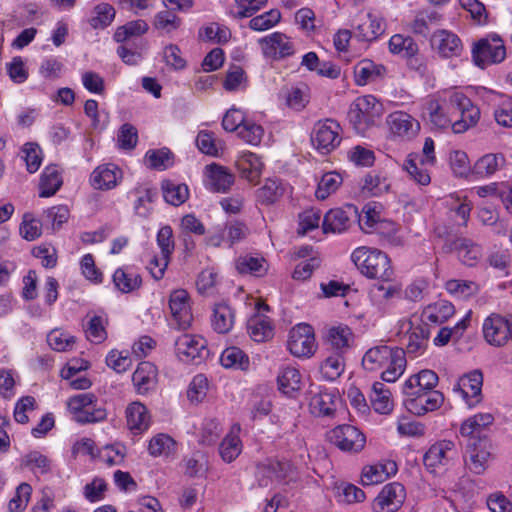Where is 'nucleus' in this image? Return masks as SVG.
<instances>
[{
    "label": "nucleus",
    "instance_id": "1",
    "mask_svg": "<svg viewBox=\"0 0 512 512\" xmlns=\"http://www.w3.org/2000/svg\"><path fill=\"white\" fill-rule=\"evenodd\" d=\"M431 123L438 128L452 127L455 133L465 132L474 126L480 118V110L462 92H450L440 104L438 101L429 103Z\"/></svg>",
    "mask_w": 512,
    "mask_h": 512
},
{
    "label": "nucleus",
    "instance_id": "2",
    "mask_svg": "<svg viewBox=\"0 0 512 512\" xmlns=\"http://www.w3.org/2000/svg\"><path fill=\"white\" fill-rule=\"evenodd\" d=\"M362 366L370 372L382 370L381 377L385 382H395L405 371V352L403 348L377 345L365 352Z\"/></svg>",
    "mask_w": 512,
    "mask_h": 512
},
{
    "label": "nucleus",
    "instance_id": "3",
    "mask_svg": "<svg viewBox=\"0 0 512 512\" xmlns=\"http://www.w3.org/2000/svg\"><path fill=\"white\" fill-rule=\"evenodd\" d=\"M351 260L360 273L369 279H377L381 282H390L394 279L390 258L377 248L358 247L352 252Z\"/></svg>",
    "mask_w": 512,
    "mask_h": 512
},
{
    "label": "nucleus",
    "instance_id": "4",
    "mask_svg": "<svg viewBox=\"0 0 512 512\" xmlns=\"http://www.w3.org/2000/svg\"><path fill=\"white\" fill-rule=\"evenodd\" d=\"M383 114V105L373 95L356 98L351 104L348 119L355 132L365 136Z\"/></svg>",
    "mask_w": 512,
    "mask_h": 512
},
{
    "label": "nucleus",
    "instance_id": "5",
    "mask_svg": "<svg viewBox=\"0 0 512 512\" xmlns=\"http://www.w3.org/2000/svg\"><path fill=\"white\" fill-rule=\"evenodd\" d=\"M403 351L411 358L423 355L428 347L430 338L429 327L418 318L404 319L400 322Z\"/></svg>",
    "mask_w": 512,
    "mask_h": 512
},
{
    "label": "nucleus",
    "instance_id": "6",
    "mask_svg": "<svg viewBox=\"0 0 512 512\" xmlns=\"http://www.w3.org/2000/svg\"><path fill=\"white\" fill-rule=\"evenodd\" d=\"M67 407L78 423L101 422L107 416L106 410L98 405V399L93 393H81L70 397Z\"/></svg>",
    "mask_w": 512,
    "mask_h": 512
},
{
    "label": "nucleus",
    "instance_id": "7",
    "mask_svg": "<svg viewBox=\"0 0 512 512\" xmlns=\"http://www.w3.org/2000/svg\"><path fill=\"white\" fill-rule=\"evenodd\" d=\"M484 340L493 347H504L512 342V315L492 313L482 324Z\"/></svg>",
    "mask_w": 512,
    "mask_h": 512
},
{
    "label": "nucleus",
    "instance_id": "8",
    "mask_svg": "<svg viewBox=\"0 0 512 512\" xmlns=\"http://www.w3.org/2000/svg\"><path fill=\"white\" fill-rule=\"evenodd\" d=\"M474 63L480 68L502 62L506 57L504 41L496 34L480 39L472 49Z\"/></svg>",
    "mask_w": 512,
    "mask_h": 512
},
{
    "label": "nucleus",
    "instance_id": "9",
    "mask_svg": "<svg viewBox=\"0 0 512 512\" xmlns=\"http://www.w3.org/2000/svg\"><path fill=\"white\" fill-rule=\"evenodd\" d=\"M388 135L390 139L408 142L413 140L420 132V122L404 111H394L386 118Z\"/></svg>",
    "mask_w": 512,
    "mask_h": 512
},
{
    "label": "nucleus",
    "instance_id": "10",
    "mask_svg": "<svg viewBox=\"0 0 512 512\" xmlns=\"http://www.w3.org/2000/svg\"><path fill=\"white\" fill-rule=\"evenodd\" d=\"M340 132L341 127L335 120H320L311 132L312 145L323 154L329 153L340 144Z\"/></svg>",
    "mask_w": 512,
    "mask_h": 512
},
{
    "label": "nucleus",
    "instance_id": "11",
    "mask_svg": "<svg viewBox=\"0 0 512 512\" xmlns=\"http://www.w3.org/2000/svg\"><path fill=\"white\" fill-rule=\"evenodd\" d=\"M329 441L343 452L358 453L365 447L366 438L355 426L339 425L328 432Z\"/></svg>",
    "mask_w": 512,
    "mask_h": 512
},
{
    "label": "nucleus",
    "instance_id": "12",
    "mask_svg": "<svg viewBox=\"0 0 512 512\" xmlns=\"http://www.w3.org/2000/svg\"><path fill=\"white\" fill-rule=\"evenodd\" d=\"M288 350L295 357H310L316 351V341L312 326L300 323L289 332Z\"/></svg>",
    "mask_w": 512,
    "mask_h": 512
},
{
    "label": "nucleus",
    "instance_id": "13",
    "mask_svg": "<svg viewBox=\"0 0 512 512\" xmlns=\"http://www.w3.org/2000/svg\"><path fill=\"white\" fill-rule=\"evenodd\" d=\"M406 499L404 486L399 482L386 484L374 499L372 509L374 512H396Z\"/></svg>",
    "mask_w": 512,
    "mask_h": 512
},
{
    "label": "nucleus",
    "instance_id": "14",
    "mask_svg": "<svg viewBox=\"0 0 512 512\" xmlns=\"http://www.w3.org/2000/svg\"><path fill=\"white\" fill-rule=\"evenodd\" d=\"M352 27L355 35L362 41H373L385 31L383 18L372 12H360L354 20Z\"/></svg>",
    "mask_w": 512,
    "mask_h": 512
},
{
    "label": "nucleus",
    "instance_id": "15",
    "mask_svg": "<svg viewBox=\"0 0 512 512\" xmlns=\"http://www.w3.org/2000/svg\"><path fill=\"white\" fill-rule=\"evenodd\" d=\"M482 385V372L474 370L460 377L453 390L461 395L469 408H473L482 401Z\"/></svg>",
    "mask_w": 512,
    "mask_h": 512
},
{
    "label": "nucleus",
    "instance_id": "16",
    "mask_svg": "<svg viewBox=\"0 0 512 512\" xmlns=\"http://www.w3.org/2000/svg\"><path fill=\"white\" fill-rule=\"evenodd\" d=\"M169 308L172 316L171 325L173 327L183 330L190 327L193 315L187 291L182 289L173 291L169 299Z\"/></svg>",
    "mask_w": 512,
    "mask_h": 512
},
{
    "label": "nucleus",
    "instance_id": "17",
    "mask_svg": "<svg viewBox=\"0 0 512 512\" xmlns=\"http://www.w3.org/2000/svg\"><path fill=\"white\" fill-rule=\"evenodd\" d=\"M258 44L265 58L278 60L294 53L293 43L281 32H274L260 38Z\"/></svg>",
    "mask_w": 512,
    "mask_h": 512
},
{
    "label": "nucleus",
    "instance_id": "18",
    "mask_svg": "<svg viewBox=\"0 0 512 512\" xmlns=\"http://www.w3.org/2000/svg\"><path fill=\"white\" fill-rule=\"evenodd\" d=\"M443 402L444 396L438 390H428L425 393L406 396L404 399L407 410L418 416L439 409Z\"/></svg>",
    "mask_w": 512,
    "mask_h": 512
},
{
    "label": "nucleus",
    "instance_id": "19",
    "mask_svg": "<svg viewBox=\"0 0 512 512\" xmlns=\"http://www.w3.org/2000/svg\"><path fill=\"white\" fill-rule=\"evenodd\" d=\"M430 43L431 47L444 58L458 57L463 51L461 39L446 29L436 30L431 36Z\"/></svg>",
    "mask_w": 512,
    "mask_h": 512
},
{
    "label": "nucleus",
    "instance_id": "20",
    "mask_svg": "<svg viewBox=\"0 0 512 512\" xmlns=\"http://www.w3.org/2000/svg\"><path fill=\"white\" fill-rule=\"evenodd\" d=\"M457 455L454 442L442 440L434 443L424 454V465L431 470L446 466Z\"/></svg>",
    "mask_w": 512,
    "mask_h": 512
},
{
    "label": "nucleus",
    "instance_id": "21",
    "mask_svg": "<svg viewBox=\"0 0 512 512\" xmlns=\"http://www.w3.org/2000/svg\"><path fill=\"white\" fill-rule=\"evenodd\" d=\"M123 172L113 163L97 166L90 175V184L97 190H111L122 180Z\"/></svg>",
    "mask_w": 512,
    "mask_h": 512
},
{
    "label": "nucleus",
    "instance_id": "22",
    "mask_svg": "<svg viewBox=\"0 0 512 512\" xmlns=\"http://www.w3.org/2000/svg\"><path fill=\"white\" fill-rule=\"evenodd\" d=\"M467 467L471 472L481 475L488 468L491 457L489 445L485 439H474L467 443Z\"/></svg>",
    "mask_w": 512,
    "mask_h": 512
},
{
    "label": "nucleus",
    "instance_id": "23",
    "mask_svg": "<svg viewBox=\"0 0 512 512\" xmlns=\"http://www.w3.org/2000/svg\"><path fill=\"white\" fill-rule=\"evenodd\" d=\"M205 185L212 192H227L234 184L235 176L219 164L212 163L205 167Z\"/></svg>",
    "mask_w": 512,
    "mask_h": 512
},
{
    "label": "nucleus",
    "instance_id": "24",
    "mask_svg": "<svg viewBox=\"0 0 512 512\" xmlns=\"http://www.w3.org/2000/svg\"><path fill=\"white\" fill-rule=\"evenodd\" d=\"M442 204L449 210L450 217L458 226L466 227L470 219L472 202L466 195L451 193L442 198Z\"/></svg>",
    "mask_w": 512,
    "mask_h": 512
},
{
    "label": "nucleus",
    "instance_id": "25",
    "mask_svg": "<svg viewBox=\"0 0 512 512\" xmlns=\"http://www.w3.org/2000/svg\"><path fill=\"white\" fill-rule=\"evenodd\" d=\"M326 343L333 352L345 355L353 347L355 335L348 325L340 323L327 329Z\"/></svg>",
    "mask_w": 512,
    "mask_h": 512
},
{
    "label": "nucleus",
    "instance_id": "26",
    "mask_svg": "<svg viewBox=\"0 0 512 512\" xmlns=\"http://www.w3.org/2000/svg\"><path fill=\"white\" fill-rule=\"evenodd\" d=\"M175 350L183 360L202 358L206 351V341L201 336L183 334L176 339Z\"/></svg>",
    "mask_w": 512,
    "mask_h": 512
},
{
    "label": "nucleus",
    "instance_id": "27",
    "mask_svg": "<svg viewBox=\"0 0 512 512\" xmlns=\"http://www.w3.org/2000/svg\"><path fill=\"white\" fill-rule=\"evenodd\" d=\"M354 80L358 86H365L369 83L383 79L387 69L382 64H377L370 59L360 60L353 69Z\"/></svg>",
    "mask_w": 512,
    "mask_h": 512
},
{
    "label": "nucleus",
    "instance_id": "28",
    "mask_svg": "<svg viewBox=\"0 0 512 512\" xmlns=\"http://www.w3.org/2000/svg\"><path fill=\"white\" fill-rule=\"evenodd\" d=\"M454 313L455 308L452 303L447 300H439L427 305L422 310L421 317L418 318V320L425 323L427 326L429 324L437 326L450 319Z\"/></svg>",
    "mask_w": 512,
    "mask_h": 512
},
{
    "label": "nucleus",
    "instance_id": "29",
    "mask_svg": "<svg viewBox=\"0 0 512 512\" xmlns=\"http://www.w3.org/2000/svg\"><path fill=\"white\" fill-rule=\"evenodd\" d=\"M347 209L335 208L329 210L322 220L323 233H342L346 231L351 224L348 213H356V209L352 205H349Z\"/></svg>",
    "mask_w": 512,
    "mask_h": 512
},
{
    "label": "nucleus",
    "instance_id": "30",
    "mask_svg": "<svg viewBox=\"0 0 512 512\" xmlns=\"http://www.w3.org/2000/svg\"><path fill=\"white\" fill-rule=\"evenodd\" d=\"M236 167L242 178L255 184L262 175L264 164L258 155L247 151L239 155Z\"/></svg>",
    "mask_w": 512,
    "mask_h": 512
},
{
    "label": "nucleus",
    "instance_id": "31",
    "mask_svg": "<svg viewBox=\"0 0 512 512\" xmlns=\"http://www.w3.org/2000/svg\"><path fill=\"white\" fill-rule=\"evenodd\" d=\"M397 470V465L394 461L367 465L362 469L361 482L367 486L379 484L395 475Z\"/></svg>",
    "mask_w": 512,
    "mask_h": 512
},
{
    "label": "nucleus",
    "instance_id": "32",
    "mask_svg": "<svg viewBox=\"0 0 512 512\" xmlns=\"http://www.w3.org/2000/svg\"><path fill=\"white\" fill-rule=\"evenodd\" d=\"M443 19L442 14L432 9H422L416 12L413 20L409 24L412 33L427 37L430 30L439 25Z\"/></svg>",
    "mask_w": 512,
    "mask_h": 512
},
{
    "label": "nucleus",
    "instance_id": "33",
    "mask_svg": "<svg viewBox=\"0 0 512 512\" xmlns=\"http://www.w3.org/2000/svg\"><path fill=\"white\" fill-rule=\"evenodd\" d=\"M132 382L139 394L152 390L157 382V369L151 362H141L132 375Z\"/></svg>",
    "mask_w": 512,
    "mask_h": 512
},
{
    "label": "nucleus",
    "instance_id": "34",
    "mask_svg": "<svg viewBox=\"0 0 512 512\" xmlns=\"http://www.w3.org/2000/svg\"><path fill=\"white\" fill-rule=\"evenodd\" d=\"M506 164L503 153H487L480 157L472 167V174L477 178H488L502 169Z\"/></svg>",
    "mask_w": 512,
    "mask_h": 512
},
{
    "label": "nucleus",
    "instance_id": "35",
    "mask_svg": "<svg viewBox=\"0 0 512 512\" xmlns=\"http://www.w3.org/2000/svg\"><path fill=\"white\" fill-rule=\"evenodd\" d=\"M278 389L283 394L291 396L300 390L302 376L295 366L285 365L279 369L277 376Z\"/></svg>",
    "mask_w": 512,
    "mask_h": 512
},
{
    "label": "nucleus",
    "instance_id": "36",
    "mask_svg": "<svg viewBox=\"0 0 512 512\" xmlns=\"http://www.w3.org/2000/svg\"><path fill=\"white\" fill-rule=\"evenodd\" d=\"M235 314L227 303H217L213 307L211 325L219 334L228 333L234 325Z\"/></svg>",
    "mask_w": 512,
    "mask_h": 512
},
{
    "label": "nucleus",
    "instance_id": "37",
    "mask_svg": "<svg viewBox=\"0 0 512 512\" xmlns=\"http://www.w3.org/2000/svg\"><path fill=\"white\" fill-rule=\"evenodd\" d=\"M247 331L251 339L261 343L273 337V327L267 316L255 314L247 322Z\"/></svg>",
    "mask_w": 512,
    "mask_h": 512
},
{
    "label": "nucleus",
    "instance_id": "38",
    "mask_svg": "<svg viewBox=\"0 0 512 512\" xmlns=\"http://www.w3.org/2000/svg\"><path fill=\"white\" fill-rule=\"evenodd\" d=\"M127 425L134 433H142L150 426L147 408L139 402H133L126 409Z\"/></svg>",
    "mask_w": 512,
    "mask_h": 512
},
{
    "label": "nucleus",
    "instance_id": "39",
    "mask_svg": "<svg viewBox=\"0 0 512 512\" xmlns=\"http://www.w3.org/2000/svg\"><path fill=\"white\" fill-rule=\"evenodd\" d=\"M428 166H430V164H426L424 159L419 158L417 154H410L403 165L410 178L415 183L423 186H427L431 182Z\"/></svg>",
    "mask_w": 512,
    "mask_h": 512
},
{
    "label": "nucleus",
    "instance_id": "40",
    "mask_svg": "<svg viewBox=\"0 0 512 512\" xmlns=\"http://www.w3.org/2000/svg\"><path fill=\"white\" fill-rule=\"evenodd\" d=\"M240 431V425L234 424L231 427L230 432L227 434V436L222 440L220 444V455L222 459L227 463H231L232 461H234L242 451V442L239 438Z\"/></svg>",
    "mask_w": 512,
    "mask_h": 512
},
{
    "label": "nucleus",
    "instance_id": "41",
    "mask_svg": "<svg viewBox=\"0 0 512 512\" xmlns=\"http://www.w3.org/2000/svg\"><path fill=\"white\" fill-rule=\"evenodd\" d=\"M493 416L490 413H479L466 419L460 428V434L468 437V442L480 439L478 436L484 428L493 423Z\"/></svg>",
    "mask_w": 512,
    "mask_h": 512
},
{
    "label": "nucleus",
    "instance_id": "42",
    "mask_svg": "<svg viewBox=\"0 0 512 512\" xmlns=\"http://www.w3.org/2000/svg\"><path fill=\"white\" fill-rule=\"evenodd\" d=\"M455 248L461 262L467 266H475L482 258V246L471 239L460 238L455 242Z\"/></svg>",
    "mask_w": 512,
    "mask_h": 512
},
{
    "label": "nucleus",
    "instance_id": "43",
    "mask_svg": "<svg viewBox=\"0 0 512 512\" xmlns=\"http://www.w3.org/2000/svg\"><path fill=\"white\" fill-rule=\"evenodd\" d=\"M337 396L334 392L319 391L310 399L312 413L318 416H332L336 410Z\"/></svg>",
    "mask_w": 512,
    "mask_h": 512
},
{
    "label": "nucleus",
    "instance_id": "44",
    "mask_svg": "<svg viewBox=\"0 0 512 512\" xmlns=\"http://www.w3.org/2000/svg\"><path fill=\"white\" fill-rule=\"evenodd\" d=\"M235 267L240 274H250L256 277L264 276L268 271L265 259L261 256L243 255L236 259Z\"/></svg>",
    "mask_w": 512,
    "mask_h": 512
},
{
    "label": "nucleus",
    "instance_id": "45",
    "mask_svg": "<svg viewBox=\"0 0 512 512\" xmlns=\"http://www.w3.org/2000/svg\"><path fill=\"white\" fill-rule=\"evenodd\" d=\"M62 185V177L56 166H47L43 170L39 183V196H53Z\"/></svg>",
    "mask_w": 512,
    "mask_h": 512
},
{
    "label": "nucleus",
    "instance_id": "46",
    "mask_svg": "<svg viewBox=\"0 0 512 512\" xmlns=\"http://www.w3.org/2000/svg\"><path fill=\"white\" fill-rule=\"evenodd\" d=\"M370 401L373 409L379 414H388L392 411L391 393L381 382L372 385Z\"/></svg>",
    "mask_w": 512,
    "mask_h": 512
},
{
    "label": "nucleus",
    "instance_id": "47",
    "mask_svg": "<svg viewBox=\"0 0 512 512\" xmlns=\"http://www.w3.org/2000/svg\"><path fill=\"white\" fill-rule=\"evenodd\" d=\"M287 106L294 111H302L310 101V88L301 83L287 88L284 93Z\"/></svg>",
    "mask_w": 512,
    "mask_h": 512
},
{
    "label": "nucleus",
    "instance_id": "48",
    "mask_svg": "<svg viewBox=\"0 0 512 512\" xmlns=\"http://www.w3.org/2000/svg\"><path fill=\"white\" fill-rule=\"evenodd\" d=\"M285 187L279 179H267L256 192L257 201L262 205H270L278 201L284 194Z\"/></svg>",
    "mask_w": 512,
    "mask_h": 512
},
{
    "label": "nucleus",
    "instance_id": "49",
    "mask_svg": "<svg viewBox=\"0 0 512 512\" xmlns=\"http://www.w3.org/2000/svg\"><path fill=\"white\" fill-rule=\"evenodd\" d=\"M221 365L227 369L248 370L249 357L238 347L226 348L220 356Z\"/></svg>",
    "mask_w": 512,
    "mask_h": 512
},
{
    "label": "nucleus",
    "instance_id": "50",
    "mask_svg": "<svg viewBox=\"0 0 512 512\" xmlns=\"http://www.w3.org/2000/svg\"><path fill=\"white\" fill-rule=\"evenodd\" d=\"M345 370L344 354L333 352L320 366V374L327 381H335Z\"/></svg>",
    "mask_w": 512,
    "mask_h": 512
},
{
    "label": "nucleus",
    "instance_id": "51",
    "mask_svg": "<svg viewBox=\"0 0 512 512\" xmlns=\"http://www.w3.org/2000/svg\"><path fill=\"white\" fill-rule=\"evenodd\" d=\"M148 451L153 457H168L175 453L176 442L168 434L159 433L149 441Z\"/></svg>",
    "mask_w": 512,
    "mask_h": 512
},
{
    "label": "nucleus",
    "instance_id": "52",
    "mask_svg": "<svg viewBox=\"0 0 512 512\" xmlns=\"http://www.w3.org/2000/svg\"><path fill=\"white\" fill-rule=\"evenodd\" d=\"M389 50L393 54L412 57L418 53L419 48L410 36L395 34L389 40Z\"/></svg>",
    "mask_w": 512,
    "mask_h": 512
},
{
    "label": "nucleus",
    "instance_id": "53",
    "mask_svg": "<svg viewBox=\"0 0 512 512\" xmlns=\"http://www.w3.org/2000/svg\"><path fill=\"white\" fill-rule=\"evenodd\" d=\"M113 282L121 292L129 293L138 289L142 280L136 272L119 268L113 274Z\"/></svg>",
    "mask_w": 512,
    "mask_h": 512
},
{
    "label": "nucleus",
    "instance_id": "54",
    "mask_svg": "<svg viewBox=\"0 0 512 512\" xmlns=\"http://www.w3.org/2000/svg\"><path fill=\"white\" fill-rule=\"evenodd\" d=\"M196 144L198 149L210 156H219L220 152L224 149V143L218 140L214 133L211 131L202 130L196 137Z\"/></svg>",
    "mask_w": 512,
    "mask_h": 512
},
{
    "label": "nucleus",
    "instance_id": "55",
    "mask_svg": "<svg viewBox=\"0 0 512 512\" xmlns=\"http://www.w3.org/2000/svg\"><path fill=\"white\" fill-rule=\"evenodd\" d=\"M162 191L165 201L173 206L183 204L189 197V190L185 184L165 181L162 184Z\"/></svg>",
    "mask_w": 512,
    "mask_h": 512
},
{
    "label": "nucleus",
    "instance_id": "56",
    "mask_svg": "<svg viewBox=\"0 0 512 512\" xmlns=\"http://www.w3.org/2000/svg\"><path fill=\"white\" fill-rule=\"evenodd\" d=\"M182 25V20L171 10L160 11L155 14L153 26L155 29L170 34Z\"/></svg>",
    "mask_w": 512,
    "mask_h": 512
},
{
    "label": "nucleus",
    "instance_id": "57",
    "mask_svg": "<svg viewBox=\"0 0 512 512\" xmlns=\"http://www.w3.org/2000/svg\"><path fill=\"white\" fill-rule=\"evenodd\" d=\"M281 20V12L278 9H271L258 16L253 17L248 27L257 32H263L275 27Z\"/></svg>",
    "mask_w": 512,
    "mask_h": 512
},
{
    "label": "nucleus",
    "instance_id": "58",
    "mask_svg": "<svg viewBox=\"0 0 512 512\" xmlns=\"http://www.w3.org/2000/svg\"><path fill=\"white\" fill-rule=\"evenodd\" d=\"M268 0H234V10L230 15L235 19L248 18L266 6Z\"/></svg>",
    "mask_w": 512,
    "mask_h": 512
},
{
    "label": "nucleus",
    "instance_id": "59",
    "mask_svg": "<svg viewBox=\"0 0 512 512\" xmlns=\"http://www.w3.org/2000/svg\"><path fill=\"white\" fill-rule=\"evenodd\" d=\"M446 290L460 299H467L479 291V286L474 281L452 279L446 282Z\"/></svg>",
    "mask_w": 512,
    "mask_h": 512
},
{
    "label": "nucleus",
    "instance_id": "60",
    "mask_svg": "<svg viewBox=\"0 0 512 512\" xmlns=\"http://www.w3.org/2000/svg\"><path fill=\"white\" fill-rule=\"evenodd\" d=\"M342 183V177L336 172H329L322 176L318 183L315 195L319 200H325L334 193Z\"/></svg>",
    "mask_w": 512,
    "mask_h": 512
},
{
    "label": "nucleus",
    "instance_id": "61",
    "mask_svg": "<svg viewBox=\"0 0 512 512\" xmlns=\"http://www.w3.org/2000/svg\"><path fill=\"white\" fill-rule=\"evenodd\" d=\"M148 31V24L144 20H134L119 27L115 34L114 39L116 42L122 43L133 36H141Z\"/></svg>",
    "mask_w": 512,
    "mask_h": 512
},
{
    "label": "nucleus",
    "instance_id": "62",
    "mask_svg": "<svg viewBox=\"0 0 512 512\" xmlns=\"http://www.w3.org/2000/svg\"><path fill=\"white\" fill-rule=\"evenodd\" d=\"M478 219L485 226L494 227V233L497 235H505L508 229V224L499 218L496 210L482 207L478 211Z\"/></svg>",
    "mask_w": 512,
    "mask_h": 512
},
{
    "label": "nucleus",
    "instance_id": "63",
    "mask_svg": "<svg viewBox=\"0 0 512 512\" xmlns=\"http://www.w3.org/2000/svg\"><path fill=\"white\" fill-rule=\"evenodd\" d=\"M105 322V319L98 315H94L87 321L85 333L89 341L99 344L107 338Z\"/></svg>",
    "mask_w": 512,
    "mask_h": 512
},
{
    "label": "nucleus",
    "instance_id": "64",
    "mask_svg": "<svg viewBox=\"0 0 512 512\" xmlns=\"http://www.w3.org/2000/svg\"><path fill=\"white\" fill-rule=\"evenodd\" d=\"M381 221V215L376 204H366L359 215L360 228L365 233H373L376 225Z\"/></svg>",
    "mask_w": 512,
    "mask_h": 512
}]
</instances>
